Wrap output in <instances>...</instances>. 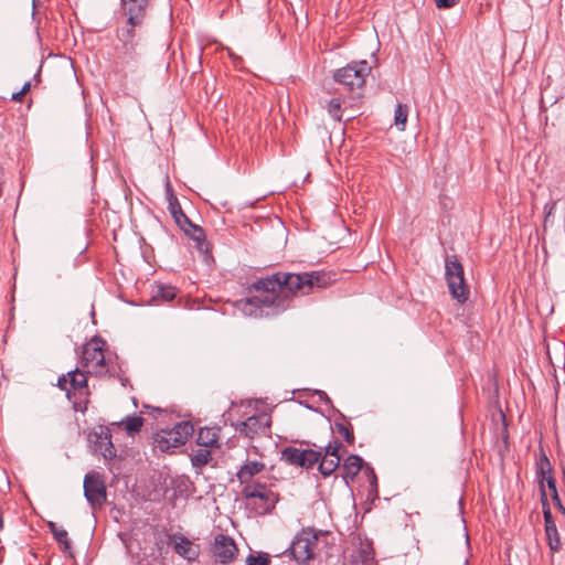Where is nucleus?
Instances as JSON below:
<instances>
[{
	"instance_id": "nucleus-17",
	"label": "nucleus",
	"mask_w": 565,
	"mask_h": 565,
	"mask_svg": "<svg viewBox=\"0 0 565 565\" xmlns=\"http://www.w3.org/2000/svg\"><path fill=\"white\" fill-rule=\"evenodd\" d=\"M180 230L195 243V247L201 254H210L211 246L201 226L189 221V224L183 225Z\"/></svg>"
},
{
	"instance_id": "nucleus-27",
	"label": "nucleus",
	"mask_w": 565,
	"mask_h": 565,
	"mask_svg": "<svg viewBox=\"0 0 565 565\" xmlns=\"http://www.w3.org/2000/svg\"><path fill=\"white\" fill-rule=\"evenodd\" d=\"M49 530L53 535L54 540L63 547L64 551L71 548V542L68 540L67 531L63 527L57 526L54 522L47 523Z\"/></svg>"
},
{
	"instance_id": "nucleus-12",
	"label": "nucleus",
	"mask_w": 565,
	"mask_h": 565,
	"mask_svg": "<svg viewBox=\"0 0 565 565\" xmlns=\"http://www.w3.org/2000/svg\"><path fill=\"white\" fill-rule=\"evenodd\" d=\"M270 426V417L266 413H260L248 417L246 420L241 422L236 426V430L247 438H254L255 436L265 433Z\"/></svg>"
},
{
	"instance_id": "nucleus-15",
	"label": "nucleus",
	"mask_w": 565,
	"mask_h": 565,
	"mask_svg": "<svg viewBox=\"0 0 565 565\" xmlns=\"http://www.w3.org/2000/svg\"><path fill=\"white\" fill-rule=\"evenodd\" d=\"M115 52L122 64L136 63L141 56L139 40H118Z\"/></svg>"
},
{
	"instance_id": "nucleus-43",
	"label": "nucleus",
	"mask_w": 565,
	"mask_h": 565,
	"mask_svg": "<svg viewBox=\"0 0 565 565\" xmlns=\"http://www.w3.org/2000/svg\"><path fill=\"white\" fill-rule=\"evenodd\" d=\"M23 96L24 95L21 93V90H19L17 93L12 94L11 99L14 100V102H21Z\"/></svg>"
},
{
	"instance_id": "nucleus-25",
	"label": "nucleus",
	"mask_w": 565,
	"mask_h": 565,
	"mask_svg": "<svg viewBox=\"0 0 565 565\" xmlns=\"http://www.w3.org/2000/svg\"><path fill=\"white\" fill-rule=\"evenodd\" d=\"M145 419L139 415H128L120 423L127 435L135 436L141 430Z\"/></svg>"
},
{
	"instance_id": "nucleus-23",
	"label": "nucleus",
	"mask_w": 565,
	"mask_h": 565,
	"mask_svg": "<svg viewBox=\"0 0 565 565\" xmlns=\"http://www.w3.org/2000/svg\"><path fill=\"white\" fill-rule=\"evenodd\" d=\"M220 428L217 427H204L201 428L198 433L196 444L199 446L209 447V448H217L220 446Z\"/></svg>"
},
{
	"instance_id": "nucleus-21",
	"label": "nucleus",
	"mask_w": 565,
	"mask_h": 565,
	"mask_svg": "<svg viewBox=\"0 0 565 565\" xmlns=\"http://www.w3.org/2000/svg\"><path fill=\"white\" fill-rule=\"evenodd\" d=\"M363 466V459L358 455H350L342 465V478L348 483L353 481Z\"/></svg>"
},
{
	"instance_id": "nucleus-31",
	"label": "nucleus",
	"mask_w": 565,
	"mask_h": 565,
	"mask_svg": "<svg viewBox=\"0 0 565 565\" xmlns=\"http://www.w3.org/2000/svg\"><path fill=\"white\" fill-rule=\"evenodd\" d=\"M341 105V99L338 97L330 99L328 103V114L337 121H341L342 119Z\"/></svg>"
},
{
	"instance_id": "nucleus-41",
	"label": "nucleus",
	"mask_w": 565,
	"mask_h": 565,
	"mask_svg": "<svg viewBox=\"0 0 565 565\" xmlns=\"http://www.w3.org/2000/svg\"><path fill=\"white\" fill-rule=\"evenodd\" d=\"M369 470H370V484H371L372 487H375V488H376V487H377V478H376V475H375V472H374V470H373L372 468H369Z\"/></svg>"
},
{
	"instance_id": "nucleus-30",
	"label": "nucleus",
	"mask_w": 565,
	"mask_h": 565,
	"mask_svg": "<svg viewBox=\"0 0 565 565\" xmlns=\"http://www.w3.org/2000/svg\"><path fill=\"white\" fill-rule=\"evenodd\" d=\"M408 117V109L406 106L398 104L394 111V121L399 130H404Z\"/></svg>"
},
{
	"instance_id": "nucleus-18",
	"label": "nucleus",
	"mask_w": 565,
	"mask_h": 565,
	"mask_svg": "<svg viewBox=\"0 0 565 565\" xmlns=\"http://www.w3.org/2000/svg\"><path fill=\"white\" fill-rule=\"evenodd\" d=\"M173 550L178 555L186 558L188 561H194L200 554L199 546L193 544L184 535L175 536Z\"/></svg>"
},
{
	"instance_id": "nucleus-9",
	"label": "nucleus",
	"mask_w": 565,
	"mask_h": 565,
	"mask_svg": "<svg viewBox=\"0 0 565 565\" xmlns=\"http://www.w3.org/2000/svg\"><path fill=\"white\" fill-rule=\"evenodd\" d=\"M88 441L95 454H99L105 460H111L116 457V449L111 441V434L108 428L99 426L88 435Z\"/></svg>"
},
{
	"instance_id": "nucleus-44",
	"label": "nucleus",
	"mask_w": 565,
	"mask_h": 565,
	"mask_svg": "<svg viewBox=\"0 0 565 565\" xmlns=\"http://www.w3.org/2000/svg\"><path fill=\"white\" fill-rule=\"evenodd\" d=\"M3 527H4L3 511H2V508L0 507V532L3 530Z\"/></svg>"
},
{
	"instance_id": "nucleus-28",
	"label": "nucleus",
	"mask_w": 565,
	"mask_h": 565,
	"mask_svg": "<svg viewBox=\"0 0 565 565\" xmlns=\"http://www.w3.org/2000/svg\"><path fill=\"white\" fill-rule=\"evenodd\" d=\"M207 448H199L192 452L191 463L194 468H202L212 459L211 450Z\"/></svg>"
},
{
	"instance_id": "nucleus-11",
	"label": "nucleus",
	"mask_w": 565,
	"mask_h": 565,
	"mask_svg": "<svg viewBox=\"0 0 565 565\" xmlns=\"http://www.w3.org/2000/svg\"><path fill=\"white\" fill-rule=\"evenodd\" d=\"M536 478L539 482V488L541 489V481L543 482L544 488L546 484L548 490L552 492V498L555 501V503L562 511H565L558 497L556 481L555 478L553 477L552 465L544 454L536 460Z\"/></svg>"
},
{
	"instance_id": "nucleus-16",
	"label": "nucleus",
	"mask_w": 565,
	"mask_h": 565,
	"mask_svg": "<svg viewBox=\"0 0 565 565\" xmlns=\"http://www.w3.org/2000/svg\"><path fill=\"white\" fill-rule=\"evenodd\" d=\"M150 0H121V7L128 21L132 24H142Z\"/></svg>"
},
{
	"instance_id": "nucleus-37",
	"label": "nucleus",
	"mask_w": 565,
	"mask_h": 565,
	"mask_svg": "<svg viewBox=\"0 0 565 565\" xmlns=\"http://www.w3.org/2000/svg\"><path fill=\"white\" fill-rule=\"evenodd\" d=\"M360 556L362 559V563L365 565H370L373 562V552L371 550L363 548L360 552Z\"/></svg>"
},
{
	"instance_id": "nucleus-22",
	"label": "nucleus",
	"mask_w": 565,
	"mask_h": 565,
	"mask_svg": "<svg viewBox=\"0 0 565 565\" xmlns=\"http://www.w3.org/2000/svg\"><path fill=\"white\" fill-rule=\"evenodd\" d=\"M168 201H169V212L174 220L175 224L180 227H183V225L189 224V221H191L183 212L181 204L179 203L178 198L173 194L171 189H168Z\"/></svg>"
},
{
	"instance_id": "nucleus-32",
	"label": "nucleus",
	"mask_w": 565,
	"mask_h": 565,
	"mask_svg": "<svg viewBox=\"0 0 565 565\" xmlns=\"http://www.w3.org/2000/svg\"><path fill=\"white\" fill-rule=\"evenodd\" d=\"M334 427L338 434L341 435L348 444L354 443V434L351 425H345L343 423L337 422L334 424Z\"/></svg>"
},
{
	"instance_id": "nucleus-8",
	"label": "nucleus",
	"mask_w": 565,
	"mask_h": 565,
	"mask_svg": "<svg viewBox=\"0 0 565 565\" xmlns=\"http://www.w3.org/2000/svg\"><path fill=\"white\" fill-rule=\"evenodd\" d=\"M281 459L294 467L311 469L321 459V451L310 448L299 449L296 447H286L281 450Z\"/></svg>"
},
{
	"instance_id": "nucleus-1",
	"label": "nucleus",
	"mask_w": 565,
	"mask_h": 565,
	"mask_svg": "<svg viewBox=\"0 0 565 565\" xmlns=\"http://www.w3.org/2000/svg\"><path fill=\"white\" fill-rule=\"evenodd\" d=\"M332 277L321 270L305 273L278 271L253 281L248 289L257 295L236 302L245 315L254 318L270 317L286 311L295 296H305L330 286Z\"/></svg>"
},
{
	"instance_id": "nucleus-20",
	"label": "nucleus",
	"mask_w": 565,
	"mask_h": 565,
	"mask_svg": "<svg viewBox=\"0 0 565 565\" xmlns=\"http://www.w3.org/2000/svg\"><path fill=\"white\" fill-rule=\"evenodd\" d=\"M265 469V463L262 461L253 460L247 461L245 465H243L237 473L236 477L243 484H250V481L254 476L258 475Z\"/></svg>"
},
{
	"instance_id": "nucleus-39",
	"label": "nucleus",
	"mask_w": 565,
	"mask_h": 565,
	"mask_svg": "<svg viewBox=\"0 0 565 565\" xmlns=\"http://www.w3.org/2000/svg\"><path fill=\"white\" fill-rule=\"evenodd\" d=\"M57 386L62 391H65L67 393V388H68V376H67V373L65 375H62V376L58 377Z\"/></svg>"
},
{
	"instance_id": "nucleus-42",
	"label": "nucleus",
	"mask_w": 565,
	"mask_h": 565,
	"mask_svg": "<svg viewBox=\"0 0 565 565\" xmlns=\"http://www.w3.org/2000/svg\"><path fill=\"white\" fill-rule=\"evenodd\" d=\"M30 89H31V82L29 81V82L24 83V85L22 86V88L20 90L23 95H25L30 92Z\"/></svg>"
},
{
	"instance_id": "nucleus-29",
	"label": "nucleus",
	"mask_w": 565,
	"mask_h": 565,
	"mask_svg": "<svg viewBox=\"0 0 565 565\" xmlns=\"http://www.w3.org/2000/svg\"><path fill=\"white\" fill-rule=\"evenodd\" d=\"M142 24H132L127 20V25L118 30V40H139L137 36V28Z\"/></svg>"
},
{
	"instance_id": "nucleus-34",
	"label": "nucleus",
	"mask_w": 565,
	"mask_h": 565,
	"mask_svg": "<svg viewBox=\"0 0 565 565\" xmlns=\"http://www.w3.org/2000/svg\"><path fill=\"white\" fill-rule=\"evenodd\" d=\"M557 205V200L551 199L547 203H545L543 212H544V226L550 222V220L554 216L555 210Z\"/></svg>"
},
{
	"instance_id": "nucleus-36",
	"label": "nucleus",
	"mask_w": 565,
	"mask_h": 565,
	"mask_svg": "<svg viewBox=\"0 0 565 565\" xmlns=\"http://www.w3.org/2000/svg\"><path fill=\"white\" fill-rule=\"evenodd\" d=\"M541 501H542V510H543V518L546 520V516H553L550 508V503L547 500L546 491L543 487V482L541 481Z\"/></svg>"
},
{
	"instance_id": "nucleus-33",
	"label": "nucleus",
	"mask_w": 565,
	"mask_h": 565,
	"mask_svg": "<svg viewBox=\"0 0 565 565\" xmlns=\"http://www.w3.org/2000/svg\"><path fill=\"white\" fill-rule=\"evenodd\" d=\"M270 558L267 553H259L257 556L249 554L246 558V565H269Z\"/></svg>"
},
{
	"instance_id": "nucleus-26",
	"label": "nucleus",
	"mask_w": 565,
	"mask_h": 565,
	"mask_svg": "<svg viewBox=\"0 0 565 565\" xmlns=\"http://www.w3.org/2000/svg\"><path fill=\"white\" fill-rule=\"evenodd\" d=\"M341 457H327L321 454L319 463V472L326 478L331 476L340 466Z\"/></svg>"
},
{
	"instance_id": "nucleus-19",
	"label": "nucleus",
	"mask_w": 565,
	"mask_h": 565,
	"mask_svg": "<svg viewBox=\"0 0 565 565\" xmlns=\"http://www.w3.org/2000/svg\"><path fill=\"white\" fill-rule=\"evenodd\" d=\"M177 296L175 287L162 282H154L151 286V300L156 303L172 301Z\"/></svg>"
},
{
	"instance_id": "nucleus-38",
	"label": "nucleus",
	"mask_w": 565,
	"mask_h": 565,
	"mask_svg": "<svg viewBox=\"0 0 565 565\" xmlns=\"http://www.w3.org/2000/svg\"><path fill=\"white\" fill-rule=\"evenodd\" d=\"M459 0H435L436 7L439 9H450L454 8Z\"/></svg>"
},
{
	"instance_id": "nucleus-10",
	"label": "nucleus",
	"mask_w": 565,
	"mask_h": 565,
	"mask_svg": "<svg viewBox=\"0 0 565 565\" xmlns=\"http://www.w3.org/2000/svg\"><path fill=\"white\" fill-rule=\"evenodd\" d=\"M242 495L245 499H259L264 502L262 507L265 513H270L276 505L278 500L277 494L273 492L266 483L252 482L250 484L244 486Z\"/></svg>"
},
{
	"instance_id": "nucleus-35",
	"label": "nucleus",
	"mask_w": 565,
	"mask_h": 565,
	"mask_svg": "<svg viewBox=\"0 0 565 565\" xmlns=\"http://www.w3.org/2000/svg\"><path fill=\"white\" fill-rule=\"evenodd\" d=\"M342 444L338 439H334L333 441H330L328 446L324 448V452L322 455H326L327 457H340L339 450L341 449Z\"/></svg>"
},
{
	"instance_id": "nucleus-4",
	"label": "nucleus",
	"mask_w": 565,
	"mask_h": 565,
	"mask_svg": "<svg viewBox=\"0 0 565 565\" xmlns=\"http://www.w3.org/2000/svg\"><path fill=\"white\" fill-rule=\"evenodd\" d=\"M445 278L451 297L459 303H465L470 290L465 279L463 266L456 255L446 257Z\"/></svg>"
},
{
	"instance_id": "nucleus-3",
	"label": "nucleus",
	"mask_w": 565,
	"mask_h": 565,
	"mask_svg": "<svg viewBox=\"0 0 565 565\" xmlns=\"http://www.w3.org/2000/svg\"><path fill=\"white\" fill-rule=\"evenodd\" d=\"M326 534L327 533L317 531L313 527H303L295 535L289 547L294 559L300 565H307L315 558V551L319 537Z\"/></svg>"
},
{
	"instance_id": "nucleus-2",
	"label": "nucleus",
	"mask_w": 565,
	"mask_h": 565,
	"mask_svg": "<svg viewBox=\"0 0 565 565\" xmlns=\"http://www.w3.org/2000/svg\"><path fill=\"white\" fill-rule=\"evenodd\" d=\"M370 72L371 66L367 61L351 62L347 66L337 70L333 79L350 92V98L355 103L363 97L362 90Z\"/></svg>"
},
{
	"instance_id": "nucleus-6",
	"label": "nucleus",
	"mask_w": 565,
	"mask_h": 565,
	"mask_svg": "<svg viewBox=\"0 0 565 565\" xmlns=\"http://www.w3.org/2000/svg\"><path fill=\"white\" fill-rule=\"evenodd\" d=\"M68 388L67 399L72 402L75 412L85 413L89 403V390L87 384V375L79 369L67 372Z\"/></svg>"
},
{
	"instance_id": "nucleus-40",
	"label": "nucleus",
	"mask_w": 565,
	"mask_h": 565,
	"mask_svg": "<svg viewBox=\"0 0 565 565\" xmlns=\"http://www.w3.org/2000/svg\"><path fill=\"white\" fill-rule=\"evenodd\" d=\"M315 394L318 395L320 402H323L327 405H331V399L327 395L326 392H323V391H316Z\"/></svg>"
},
{
	"instance_id": "nucleus-13",
	"label": "nucleus",
	"mask_w": 565,
	"mask_h": 565,
	"mask_svg": "<svg viewBox=\"0 0 565 565\" xmlns=\"http://www.w3.org/2000/svg\"><path fill=\"white\" fill-rule=\"evenodd\" d=\"M106 342L99 335H94L83 348L82 364L88 366L89 363L95 362L96 365L103 366L105 364V349Z\"/></svg>"
},
{
	"instance_id": "nucleus-14",
	"label": "nucleus",
	"mask_w": 565,
	"mask_h": 565,
	"mask_svg": "<svg viewBox=\"0 0 565 565\" xmlns=\"http://www.w3.org/2000/svg\"><path fill=\"white\" fill-rule=\"evenodd\" d=\"M212 552L217 562L227 564L234 559L237 547L233 539L224 534H217L214 539Z\"/></svg>"
},
{
	"instance_id": "nucleus-7",
	"label": "nucleus",
	"mask_w": 565,
	"mask_h": 565,
	"mask_svg": "<svg viewBox=\"0 0 565 565\" xmlns=\"http://www.w3.org/2000/svg\"><path fill=\"white\" fill-rule=\"evenodd\" d=\"M84 497L92 510L100 509L106 500V486L100 473L90 471L84 477Z\"/></svg>"
},
{
	"instance_id": "nucleus-24",
	"label": "nucleus",
	"mask_w": 565,
	"mask_h": 565,
	"mask_svg": "<svg viewBox=\"0 0 565 565\" xmlns=\"http://www.w3.org/2000/svg\"><path fill=\"white\" fill-rule=\"evenodd\" d=\"M544 527L548 547L551 548L552 552H558L561 550L562 544L556 527V523L553 516H546V520H544Z\"/></svg>"
},
{
	"instance_id": "nucleus-5",
	"label": "nucleus",
	"mask_w": 565,
	"mask_h": 565,
	"mask_svg": "<svg viewBox=\"0 0 565 565\" xmlns=\"http://www.w3.org/2000/svg\"><path fill=\"white\" fill-rule=\"evenodd\" d=\"M194 427L190 422H179L172 428H162L154 435V446L161 451H169L186 443L193 435Z\"/></svg>"
}]
</instances>
